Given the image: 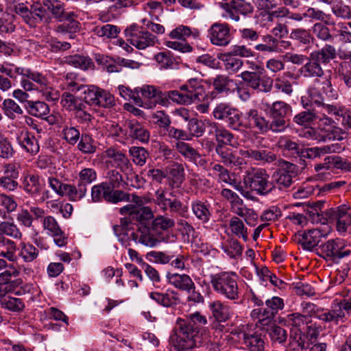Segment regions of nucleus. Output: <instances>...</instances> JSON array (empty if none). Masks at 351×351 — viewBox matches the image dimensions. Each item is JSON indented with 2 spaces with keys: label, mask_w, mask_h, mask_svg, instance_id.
<instances>
[{
  "label": "nucleus",
  "mask_w": 351,
  "mask_h": 351,
  "mask_svg": "<svg viewBox=\"0 0 351 351\" xmlns=\"http://www.w3.org/2000/svg\"><path fill=\"white\" fill-rule=\"evenodd\" d=\"M130 238L135 243L149 247H154L162 241H167V237L156 232L150 224L138 226L136 230L131 233Z\"/></svg>",
  "instance_id": "10"
},
{
  "label": "nucleus",
  "mask_w": 351,
  "mask_h": 351,
  "mask_svg": "<svg viewBox=\"0 0 351 351\" xmlns=\"http://www.w3.org/2000/svg\"><path fill=\"white\" fill-rule=\"evenodd\" d=\"M105 152L107 157L112 159L117 167L119 168L121 171L132 170V165L124 153L114 147L107 149Z\"/></svg>",
  "instance_id": "28"
},
{
  "label": "nucleus",
  "mask_w": 351,
  "mask_h": 351,
  "mask_svg": "<svg viewBox=\"0 0 351 351\" xmlns=\"http://www.w3.org/2000/svg\"><path fill=\"white\" fill-rule=\"evenodd\" d=\"M129 154L133 162L136 165L143 166L149 158V152L143 147L132 146L129 149Z\"/></svg>",
  "instance_id": "56"
},
{
  "label": "nucleus",
  "mask_w": 351,
  "mask_h": 351,
  "mask_svg": "<svg viewBox=\"0 0 351 351\" xmlns=\"http://www.w3.org/2000/svg\"><path fill=\"white\" fill-rule=\"evenodd\" d=\"M310 335L304 332L290 331L289 348L292 351H304L310 348Z\"/></svg>",
  "instance_id": "29"
},
{
  "label": "nucleus",
  "mask_w": 351,
  "mask_h": 351,
  "mask_svg": "<svg viewBox=\"0 0 351 351\" xmlns=\"http://www.w3.org/2000/svg\"><path fill=\"white\" fill-rule=\"evenodd\" d=\"M152 220L150 226L152 227L153 230L157 233H161L162 235L166 236L167 241L169 236L167 232L174 226V220L162 215H158Z\"/></svg>",
  "instance_id": "33"
},
{
  "label": "nucleus",
  "mask_w": 351,
  "mask_h": 351,
  "mask_svg": "<svg viewBox=\"0 0 351 351\" xmlns=\"http://www.w3.org/2000/svg\"><path fill=\"white\" fill-rule=\"evenodd\" d=\"M223 252L227 254L230 258H235L242 254V247L237 239H228L221 246Z\"/></svg>",
  "instance_id": "59"
},
{
  "label": "nucleus",
  "mask_w": 351,
  "mask_h": 351,
  "mask_svg": "<svg viewBox=\"0 0 351 351\" xmlns=\"http://www.w3.org/2000/svg\"><path fill=\"white\" fill-rule=\"evenodd\" d=\"M240 154L252 160L257 161L261 164H270L278 160L277 155L268 149L263 147L258 149H241Z\"/></svg>",
  "instance_id": "17"
},
{
  "label": "nucleus",
  "mask_w": 351,
  "mask_h": 351,
  "mask_svg": "<svg viewBox=\"0 0 351 351\" xmlns=\"http://www.w3.org/2000/svg\"><path fill=\"white\" fill-rule=\"evenodd\" d=\"M269 179V176L265 169L252 168L245 172L243 183L256 194L267 195L274 191V186Z\"/></svg>",
  "instance_id": "3"
},
{
  "label": "nucleus",
  "mask_w": 351,
  "mask_h": 351,
  "mask_svg": "<svg viewBox=\"0 0 351 351\" xmlns=\"http://www.w3.org/2000/svg\"><path fill=\"white\" fill-rule=\"evenodd\" d=\"M97 174L93 168H84L78 174L77 183L84 188L87 189V185L90 184L97 180Z\"/></svg>",
  "instance_id": "58"
},
{
  "label": "nucleus",
  "mask_w": 351,
  "mask_h": 351,
  "mask_svg": "<svg viewBox=\"0 0 351 351\" xmlns=\"http://www.w3.org/2000/svg\"><path fill=\"white\" fill-rule=\"evenodd\" d=\"M79 89H82V92L84 94V99L86 103L90 105H95L97 99L98 94L100 88L97 86H79Z\"/></svg>",
  "instance_id": "63"
},
{
  "label": "nucleus",
  "mask_w": 351,
  "mask_h": 351,
  "mask_svg": "<svg viewBox=\"0 0 351 351\" xmlns=\"http://www.w3.org/2000/svg\"><path fill=\"white\" fill-rule=\"evenodd\" d=\"M316 254L327 261L335 262L350 254V251L346 249L343 240L330 239L315 248Z\"/></svg>",
  "instance_id": "8"
},
{
  "label": "nucleus",
  "mask_w": 351,
  "mask_h": 351,
  "mask_svg": "<svg viewBox=\"0 0 351 351\" xmlns=\"http://www.w3.org/2000/svg\"><path fill=\"white\" fill-rule=\"evenodd\" d=\"M3 105L5 114L10 119H14L16 117V114H22L23 113L22 108L13 99H5Z\"/></svg>",
  "instance_id": "64"
},
{
  "label": "nucleus",
  "mask_w": 351,
  "mask_h": 351,
  "mask_svg": "<svg viewBox=\"0 0 351 351\" xmlns=\"http://www.w3.org/2000/svg\"><path fill=\"white\" fill-rule=\"evenodd\" d=\"M121 215H130L134 224L138 226H147L150 224V221L154 217L152 210L149 206H137L128 204L119 208Z\"/></svg>",
  "instance_id": "12"
},
{
  "label": "nucleus",
  "mask_w": 351,
  "mask_h": 351,
  "mask_svg": "<svg viewBox=\"0 0 351 351\" xmlns=\"http://www.w3.org/2000/svg\"><path fill=\"white\" fill-rule=\"evenodd\" d=\"M209 308L213 316L218 322H224L230 317V307L219 300L210 303Z\"/></svg>",
  "instance_id": "37"
},
{
  "label": "nucleus",
  "mask_w": 351,
  "mask_h": 351,
  "mask_svg": "<svg viewBox=\"0 0 351 351\" xmlns=\"http://www.w3.org/2000/svg\"><path fill=\"white\" fill-rule=\"evenodd\" d=\"M292 112L291 106L282 101H276L269 107L268 132H284L289 125L286 117Z\"/></svg>",
  "instance_id": "5"
},
{
  "label": "nucleus",
  "mask_w": 351,
  "mask_h": 351,
  "mask_svg": "<svg viewBox=\"0 0 351 351\" xmlns=\"http://www.w3.org/2000/svg\"><path fill=\"white\" fill-rule=\"evenodd\" d=\"M162 135L170 139L178 141H188L191 139L190 135L184 130L176 128L171 125L162 132Z\"/></svg>",
  "instance_id": "62"
},
{
  "label": "nucleus",
  "mask_w": 351,
  "mask_h": 351,
  "mask_svg": "<svg viewBox=\"0 0 351 351\" xmlns=\"http://www.w3.org/2000/svg\"><path fill=\"white\" fill-rule=\"evenodd\" d=\"M23 184L25 192L33 196L40 194L44 185V182L40 177L34 174L26 175Z\"/></svg>",
  "instance_id": "32"
},
{
  "label": "nucleus",
  "mask_w": 351,
  "mask_h": 351,
  "mask_svg": "<svg viewBox=\"0 0 351 351\" xmlns=\"http://www.w3.org/2000/svg\"><path fill=\"white\" fill-rule=\"evenodd\" d=\"M43 5L50 10L53 17L59 21H63L69 12L65 10L64 4L58 0H45Z\"/></svg>",
  "instance_id": "46"
},
{
  "label": "nucleus",
  "mask_w": 351,
  "mask_h": 351,
  "mask_svg": "<svg viewBox=\"0 0 351 351\" xmlns=\"http://www.w3.org/2000/svg\"><path fill=\"white\" fill-rule=\"evenodd\" d=\"M245 116L247 120L245 123H250L251 128H256L262 134L268 132V120L260 114L256 109H250L245 112Z\"/></svg>",
  "instance_id": "24"
},
{
  "label": "nucleus",
  "mask_w": 351,
  "mask_h": 351,
  "mask_svg": "<svg viewBox=\"0 0 351 351\" xmlns=\"http://www.w3.org/2000/svg\"><path fill=\"white\" fill-rule=\"evenodd\" d=\"M311 53L324 65L330 63L337 56L336 48L329 44H326L322 49L313 51Z\"/></svg>",
  "instance_id": "38"
},
{
  "label": "nucleus",
  "mask_w": 351,
  "mask_h": 351,
  "mask_svg": "<svg viewBox=\"0 0 351 351\" xmlns=\"http://www.w3.org/2000/svg\"><path fill=\"white\" fill-rule=\"evenodd\" d=\"M119 90L120 95L123 98H124L125 99H133L135 101L136 104H137L139 106L145 108H152L154 106H156V101L143 103L140 97L135 96V94L132 92V90H131L130 88L124 86H119Z\"/></svg>",
  "instance_id": "57"
},
{
  "label": "nucleus",
  "mask_w": 351,
  "mask_h": 351,
  "mask_svg": "<svg viewBox=\"0 0 351 351\" xmlns=\"http://www.w3.org/2000/svg\"><path fill=\"white\" fill-rule=\"evenodd\" d=\"M208 37L213 45L228 46L232 39L230 25L226 23H213L208 30Z\"/></svg>",
  "instance_id": "13"
},
{
  "label": "nucleus",
  "mask_w": 351,
  "mask_h": 351,
  "mask_svg": "<svg viewBox=\"0 0 351 351\" xmlns=\"http://www.w3.org/2000/svg\"><path fill=\"white\" fill-rule=\"evenodd\" d=\"M78 149L84 154H93L97 151V146L93 137L87 134L82 133L77 144Z\"/></svg>",
  "instance_id": "50"
},
{
  "label": "nucleus",
  "mask_w": 351,
  "mask_h": 351,
  "mask_svg": "<svg viewBox=\"0 0 351 351\" xmlns=\"http://www.w3.org/2000/svg\"><path fill=\"white\" fill-rule=\"evenodd\" d=\"M125 34L132 37L131 44L138 49H145L147 47L153 46L156 42V37L154 35L147 31L138 32L135 25L127 28Z\"/></svg>",
  "instance_id": "14"
},
{
  "label": "nucleus",
  "mask_w": 351,
  "mask_h": 351,
  "mask_svg": "<svg viewBox=\"0 0 351 351\" xmlns=\"http://www.w3.org/2000/svg\"><path fill=\"white\" fill-rule=\"evenodd\" d=\"M319 119L315 110H303L293 117V123L304 128H310Z\"/></svg>",
  "instance_id": "34"
},
{
  "label": "nucleus",
  "mask_w": 351,
  "mask_h": 351,
  "mask_svg": "<svg viewBox=\"0 0 351 351\" xmlns=\"http://www.w3.org/2000/svg\"><path fill=\"white\" fill-rule=\"evenodd\" d=\"M213 115L217 120L224 121L228 126L234 130L251 129L250 123H243L239 110L226 103L217 104L213 110Z\"/></svg>",
  "instance_id": "7"
},
{
  "label": "nucleus",
  "mask_w": 351,
  "mask_h": 351,
  "mask_svg": "<svg viewBox=\"0 0 351 351\" xmlns=\"http://www.w3.org/2000/svg\"><path fill=\"white\" fill-rule=\"evenodd\" d=\"M265 304V307H264V312L266 313V319H269V322L276 316L278 311L282 309L284 307L283 300L277 296L266 299Z\"/></svg>",
  "instance_id": "40"
},
{
  "label": "nucleus",
  "mask_w": 351,
  "mask_h": 351,
  "mask_svg": "<svg viewBox=\"0 0 351 351\" xmlns=\"http://www.w3.org/2000/svg\"><path fill=\"white\" fill-rule=\"evenodd\" d=\"M149 297L165 307L174 306L180 302L178 293L173 290H167L165 293L153 291L149 293Z\"/></svg>",
  "instance_id": "26"
},
{
  "label": "nucleus",
  "mask_w": 351,
  "mask_h": 351,
  "mask_svg": "<svg viewBox=\"0 0 351 351\" xmlns=\"http://www.w3.org/2000/svg\"><path fill=\"white\" fill-rule=\"evenodd\" d=\"M230 228L233 234L241 237L245 241H247V231L244 224L239 218L234 217L230 220Z\"/></svg>",
  "instance_id": "60"
},
{
  "label": "nucleus",
  "mask_w": 351,
  "mask_h": 351,
  "mask_svg": "<svg viewBox=\"0 0 351 351\" xmlns=\"http://www.w3.org/2000/svg\"><path fill=\"white\" fill-rule=\"evenodd\" d=\"M196 80H190L187 84L181 86L180 90H169L164 93L165 104L168 99L184 105L202 101L206 96L204 89L203 86H196Z\"/></svg>",
  "instance_id": "2"
},
{
  "label": "nucleus",
  "mask_w": 351,
  "mask_h": 351,
  "mask_svg": "<svg viewBox=\"0 0 351 351\" xmlns=\"http://www.w3.org/2000/svg\"><path fill=\"white\" fill-rule=\"evenodd\" d=\"M19 144L29 153L36 154L39 151V145L34 135L28 132H22L18 137Z\"/></svg>",
  "instance_id": "44"
},
{
  "label": "nucleus",
  "mask_w": 351,
  "mask_h": 351,
  "mask_svg": "<svg viewBox=\"0 0 351 351\" xmlns=\"http://www.w3.org/2000/svg\"><path fill=\"white\" fill-rule=\"evenodd\" d=\"M16 249L15 242L5 238L0 243V256L10 262H15L17 260Z\"/></svg>",
  "instance_id": "45"
},
{
  "label": "nucleus",
  "mask_w": 351,
  "mask_h": 351,
  "mask_svg": "<svg viewBox=\"0 0 351 351\" xmlns=\"http://www.w3.org/2000/svg\"><path fill=\"white\" fill-rule=\"evenodd\" d=\"M322 232L318 229H311L308 232H304L295 234V241L301 245L304 250L308 251L315 250L322 237Z\"/></svg>",
  "instance_id": "19"
},
{
  "label": "nucleus",
  "mask_w": 351,
  "mask_h": 351,
  "mask_svg": "<svg viewBox=\"0 0 351 351\" xmlns=\"http://www.w3.org/2000/svg\"><path fill=\"white\" fill-rule=\"evenodd\" d=\"M142 96L147 99H157V101L165 106L164 93L158 88L151 85H144L140 88Z\"/></svg>",
  "instance_id": "53"
},
{
  "label": "nucleus",
  "mask_w": 351,
  "mask_h": 351,
  "mask_svg": "<svg viewBox=\"0 0 351 351\" xmlns=\"http://www.w3.org/2000/svg\"><path fill=\"white\" fill-rule=\"evenodd\" d=\"M234 84V80L226 75H217L213 80V86L218 93L230 91Z\"/></svg>",
  "instance_id": "54"
},
{
  "label": "nucleus",
  "mask_w": 351,
  "mask_h": 351,
  "mask_svg": "<svg viewBox=\"0 0 351 351\" xmlns=\"http://www.w3.org/2000/svg\"><path fill=\"white\" fill-rule=\"evenodd\" d=\"M346 162L343 161L342 158L337 156H330L324 158L322 163L315 165V171L319 176L330 175L335 169H341V168H348Z\"/></svg>",
  "instance_id": "18"
},
{
  "label": "nucleus",
  "mask_w": 351,
  "mask_h": 351,
  "mask_svg": "<svg viewBox=\"0 0 351 351\" xmlns=\"http://www.w3.org/2000/svg\"><path fill=\"white\" fill-rule=\"evenodd\" d=\"M239 77L254 90L269 93L272 89L273 80L265 74V71H245Z\"/></svg>",
  "instance_id": "9"
},
{
  "label": "nucleus",
  "mask_w": 351,
  "mask_h": 351,
  "mask_svg": "<svg viewBox=\"0 0 351 351\" xmlns=\"http://www.w3.org/2000/svg\"><path fill=\"white\" fill-rule=\"evenodd\" d=\"M77 14L73 12H69L65 16L62 24L56 27V31L59 33H75L80 28V23L77 21Z\"/></svg>",
  "instance_id": "36"
},
{
  "label": "nucleus",
  "mask_w": 351,
  "mask_h": 351,
  "mask_svg": "<svg viewBox=\"0 0 351 351\" xmlns=\"http://www.w3.org/2000/svg\"><path fill=\"white\" fill-rule=\"evenodd\" d=\"M215 152L220 158V162L228 167L241 166L243 164V159L236 149L226 145H217Z\"/></svg>",
  "instance_id": "16"
},
{
  "label": "nucleus",
  "mask_w": 351,
  "mask_h": 351,
  "mask_svg": "<svg viewBox=\"0 0 351 351\" xmlns=\"http://www.w3.org/2000/svg\"><path fill=\"white\" fill-rule=\"evenodd\" d=\"M154 60L161 69H166L172 68L175 62V59L169 51H164L158 53L155 55Z\"/></svg>",
  "instance_id": "61"
},
{
  "label": "nucleus",
  "mask_w": 351,
  "mask_h": 351,
  "mask_svg": "<svg viewBox=\"0 0 351 351\" xmlns=\"http://www.w3.org/2000/svg\"><path fill=\"white\" fill-rule=\"evenodd\" d=\"M326 215L329 219L337 221V229L339 232H345L349 226L351 228V213L347 208L330 209Z\"/></svg>",
  "instance_id": "20"
},
{
  "label": "nucleus",
  "mask_w": 351,
  "mask_h": 351,
  "mask_svg": "<svg viewBox=\"0 0 351 351\" xmlns=\"http://www.w3.org/2000/svg\"><path fill=\"white\" fill-rule=\"evenodd\" d=\"M224 9L228 16L234 21H239V14L246 16L254 12V6L245 0H231L226 3Z\"/></svg>",
  "instance_id": "15"
},
{
  "label": "nucleus",
  "mask_w": 351,
  "mask_h": 351,
  "mask_svg": "<svg viewBox=\"0 0 351 351\" xmlns=\"http://www.w3.org/2000/svg\"><path fill=\"white\" fill-rule=\"evenodd\" d=\"M279 41L273 35L261 34L260 40L254 45V49L263 53H277L279 51Z\"/></svg>",
  "instance_id": "27"
},
{
  "label": "nucleus",
  "mask_w": 351,
  "mask_h": 351,
  "mask_svg": "<svg viewBox=\"0 0 351 351\" xmlns=\"http://www.w3.org/2000/svg\"><path fill=\"white\" fill-rule=\"evenodd\" d=\"M45 230H48L49 233L53 237V241L59 247L64 246L67 243V237L61 230L57 221L52 216H47L43 221Z\"/></svg>",
  "instance_id": "21"
},
{
  "label": "nucleus",
  "mask_w": 351,
  "mask_h": 351,
  "mask_svg": "<svg viewBox=\"0 0 351 351\" xmlns=\"http://www.w3.org/2000/svg\"><path fill=\"white\" fill-rule=\"evenodd\" d=\"M237 276L234 272H220L211 276L213 289L230 300L239 299Z\"/></svg>",
  "instance_id": "4"
},
{
  "label": "nucleus",
  "mask_w": 351,
  "mask_h": 351,
  "mask_svg": "<svg viewBox=\"0 0 351 351\" xmlns=\"http://www.w3.org/2000/svg\"><path fill=\"white\" fill-rule=\"evenodd\" d=\"M278 143L282 150L289 152L294 157H298L302 147V145L287 136H281Z\"/></svg>",
  "instance_id": "51"
},
{
  "label": "nucleus",
  "mask_w": 351,
  "mask_h": 351,
  "mask_svg": "<svg viewBox=\"0 0 351 351\" xmlns=\"http://www.w3.org/2000/svg\"><path fill=\"white\" fill-rule=\"evenodd\" d=\"M167 277L169 282L175 287L187 293H190L195 287L194 282L186 274H169Z\"/></svg>",
  "instance_id": "31"
},
{
  "label": "nucleus",
  "mask_w": 351,
  "mask_h": 351,
  "mask_svg": "<svg viewBox=\"0 0 351 351\" xmlns=\"http://www.w3.org/2000/svg\"><path fill=\"white\" fill-rule=\"evenodd\" d=\"M242 339L245 349L247 351H265V342L261 333L245 332Z\"/></svg>",
  "instance_id": "22"
},
{
  "label": "nucleus",
  "mask_w": 351,
  "mask_h": 351,
  "mask_svg": "<svg viewBox=\"0 0 351 351\" xmlns=\"http://www.w3.org/2000/svg\"><path fill=\"white\" fill-rule=\"evenodd\" d=\"M112 187L107 182L94 185L91 189V198L93 202L106 201L109 203Z\"/></svg>",
  "instance_id": "35"
},
{
  "label": "nucleus",
  "mask_w": 351,
  "mask_h": 351,
  "mask_svg": "<svg viewBox=\"0 0 351 351\" xmlns=\"http://www.w3.org/2000/svg\"><path fill=\"white\" fill-rule=\"evenodd\" d=\"M344 317L345 313L343 308L341 305H337L335 308L320 314L319 319L325 322H334L335 324H338L339 322L343 320Z\"/></svg>",
  "instance_id": "55"
},
{
  "label": "nucleus",
  "mask_w": 351,
  "mask_h": 351,
  "mask_svg": "<svg viewBox=\"0 0 351 351\" xmlns=\"http://www.w3.org/2000/svg\"><path fill=\"white\" fill-rule=\"evenodd\" d=\"M184 141H178L176 143L175 147L177 151L185 158L191 161H196L200 158L199 154L189 143Z\"/></svg>",
  "instance_id": "52"
},
{
  "label": "nucleus",
  "mask_w": 351,
  "mask_h": 351,
  "mask_svg": "<svg viewBox=\"0 0 351 351\" xmlns=\"http://www.w3.org/2000/svg\"><path fill=\"white\" fill-rule=\"evenodd\" d=\"M86 192L87 189L80 186L78 183L77 186L65 183L61 196H67L72 201H79L86 195Z\"/></svg>",
  "instance_id": "43"
},
{
  "label": "nucleus",
  "mask_w": 351,
  "mask_h": 351,
  "mask_svg": "<svg viewBox=\"0 0 351 351\" xmlns=\"http://www.w3.org/2000/svg\"><path fill=\"white\" fill-rule=\"evenodd\" d=\"M323 205L324 202L321 201L307 204L305 211H306L310 219L313 223H325V221L328 220V218L321 217L322 215V207Z\"/></svg>",
  "instance_id": "49"
},
{
  "label": "nucleus",
  "mask_w": 351,
  "mask_h": 351,
  "mask_svg": "<svg viewBox=\"0 0 351 351\" xmlns=\"http://www.w3.org/2000/svg\"><path fill=\"white\" fill-rule=\"evenodd\" d=\"M207 324V319L200 312L196 311L178 318L169 337L170 344L176 349H192L200 346V329Z\"/></svg>",
  "instance_id": "1"
},
{
  "label": "nucleus",
  "mask_w": 351,
  "mask_h": 351,
  "mask_svg": "<svg viewBox=\"0 0 351 351\" xmlns=\"http://www.w3.org/2000/svg\"><path fill=\"white\" fill-rule=\"evenodd\" d=\"M283 321L285 324L291 327L290 331L306 333L310 335L311 339L316 338L318 336L316 328L313 325H309L311 322L310 316L294 313L288 315Z\"/></svg>",
  "instance_id": "11"
},
{
  "label": "nucleus",
  "mask_w": 351,
  "mask_h": 351,
  "mask_svg": "<svg viewBox=\"0 0 351 351\" xmlns=\"http://www.w3.org/2000/svg\"><path fill=\"white\" fill-rule=\"evenodd\" d=\"M199 31L197 29L193 30L188 26L179 25L169 33V36L173 39L186 40L187 38L192 36L197 38L199 36Z\"/></svg>",
  "instance_id": "47"
},
{
  "label": "nucleus",
  "mask_w": 351,
  "mask_h": 351,
  "mask_svg": "<svg viewBox=\"0 0 351 351\" xmlns=\"http://www.w3.org/2000/svg\"><path fill=\"white\" fill-rule=\"evenodd\" d=\"M308 62L300 69V73L304 77H321L324 72L321 66L322 63L317 58L309 54Z\"/></svg>",
  "instance_id": "23"
},
{
  "label": "nucleus",
  "mask_w": 351,
  "mask_h": 351,
  "mask_svg": "<svg viewBox=\"0 0 351 351\" xmlns=\"http://www.w3.org/2000/svg\"><path fill=\"white\" fill-rule=\"evenodd\" d=\"M25 109L32 116L42 119L47 116L50 111L49 106L44 101H40L27 102Z\"/></svg>",
  "instance_id": "42"
},
{
  "label": "nucleus",
  "mask_w": 351,
  "mask_h": 351,
  "mask_svg": "<svg viewBox=\"0 0 351 351\" xmlns=\"http://www.w3.org/2000/svg\"><path fill=\"white\" fill-rule=\"evenodd\" d=\"M221 60L224 63L225 69L232 73H237L243 66V61L232 53L223 54Z\"/></svg>",
  "instance_id": "48"
},
{
  "label": "nucleus",
  "mask_w": 351,
  "mask_h": 351,
  "mask_svg": "<svg viewBox=\"0 0 351 351\" xmlns=\"http://www.w3.org/2000/svg\"><path fill=\"white\" fill-rule=\"evenodd\" d=\"M129 129V136L137 139L142 143H147L149 139V132L138 121L129 120L126 121Z\"/></svg>",
  "instance_id": "30"
},
{
  "label": "nucleus",
  "mask_w": 351,
  "mask_h": 351,
  "mask_svg": "<svg viewBox=\"0 0 351 351\" xmlns=\"http://www.w3.org/2000/svg\"><path fill=\"white\" fill-rule=\"evenodd\" d=\"M191 209L195 216L202 223H206L210 220V206L206 202L195 200L191 204Z\"/></svg>",
  "instance_id": "41"
},
{
  "label": "nucleus",
  "mask_w": 351,
  "mask_h": 351,
  "mask_svg": "<svg viewBox=\"0 0 351 351\" xmlns=\"http://www.w3.org/2000/svg\"><path fill=\"white\" fill-rule=\"evenodd\" d=\"M0 298V306L6 311L14 313H20L25 309V305L22 299L12 297L3 291Z\"/></svg>",
  "instance_id": "25"
},
{
  "label": "nucleus",
  "mask_w": 351,
  "mask_h": 351,
  "mask_svg": "<svg viewBox=\"0 0 351 351\" xmlns=\"http://www.w3.org/2000/svg\"><path fill=\"white\" fill-rule=\"evenodd\" d=\"M63 62L82 70H87L94 67V64L90 58L78 54L66 56L64 58Z\"/></svg>",
  "instance_id": "39"
},
{
  "label": "nucleus",
  "mask_w": 351,
  "mask_h": 351,
  "mask_svg": "<svg viewBox=\"0 0 351 351\" xmlns=\"http://www.w3.org/2000/svg\"><path fill=\"white\" fill-rule=\"evenodd\" d=\"M278 169L271 176V183L274 186V191L285 190L293 183V178L298 175V166L282 158H278L276 162Z\"/></svg>",
  "instance_id": "6"
}]
</instances>
